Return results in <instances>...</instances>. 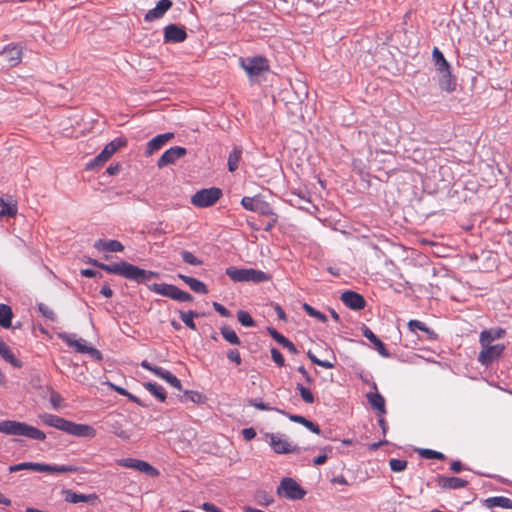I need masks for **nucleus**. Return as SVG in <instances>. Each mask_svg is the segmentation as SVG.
Instances as JSON below:
<instances>
[{
	"instance_id": "4d7b16f0",
	"label": "nucleus",
	"mask_w": 512,
	"mask_h": 512,
	"mask_svg": "<svg viewBox=\"0 0 512 512\" xmlns=\"http://www.w3.org/2000/svg\"><path fill=\"white\" fill-rule=\"evenodd\" d=\"M374 346L381 356H383V357L389 356L388 350L386 349L385 345L383 344V342L380 339H378V341H376L374 343Z\"/></svg>"
},
{
	"instance_id": "49530a36",
	"label": "nucleus",
	"mask_w": 512,
	"mask_h": 512,
	"mask_svg": "<svg viewBox=\"0 0 512 512\" xmlns=\"http://www.w3.org/2000/svg\"><path fill=\"white\" fill-rule=\"evenodd\" d=\"M389 465H390L391 470H393L395 472H399L406 468L407 462L405 460H400V459H391L389 461Z\"/></svg>"
},
{
	"instance_id": "09e8293b",
	"label": "nucleus",
	"mask_w": 512,
	"mask_h": 512,
	"mask_svg": "<svg viewBox=\"0 0 512 512\" xmlns=\"http://www.w3.org/2000/svg\"><path fill=\"white\" fill-rule=\"evenodd\" d=\"M106 162L107 161L104 160V158H102L101 154L99 153L93 160H91L89 163H87L86 169L87 170L95 169L96 167L102 166Z\"/></svg>"
},
{
	"instance_id": "2f4dec72",
	"label": "nucleus",
	"mask_w": 512,
	"mask_h": 512,
	"mask_svg": "<svg viewBox=\"0 0 512 512\" xmlns=\"http://www.w3.org/2000/svg\"><path fill=\"white\" fill-rule=\"evenodd\" d=\"M367 398L371 406L377 409L381 414H384L386 412L385 399L382 395H380L379 393H370L367 395Z\"/></svg>"
},
{
	"instance_id": "864d4df0",
	"label": "nucleus",
	"mask_w": 512,
	"mask_h": 512,
	"mask_svg": "<svg viewBox=\"0 0 512 512\" xmlns=\"http://www.w3.org/2000/svg\"><path fill=\"white\" fill-rule=\"evenodd\" d=\"M227 358L234 362L235 364L237 365H240L241 364V356H240V353L238 350L236 349H230L228 352H227Z\"/></svg>"
},
{
	"instance_id": "052dcab7",
	"label": "nucleus",
	"mask_w": 512,
	"mask_h": 512,
	"mask_svg": "<svg viewBox=\"0 0 512 512\" xmlns=\"http://www.w3.org/2000/svg\"><path fill=\"white\" fill-rule=\"evenodd\" d=\"M303 426H305L307 429H309L311 432L315 434H320L319 426L308 419H305Z\"/></svg>"
},
{
	"instance_id": "cd10ccee",
	"label": "nucleus",
	"mask_w": 512,
	"mask_h": 512,
	"mask_svg": "<svg viewBox=\"0 0 512 512\" xmlns=\"http://www.w3.org/2000/svg\"><path fill=\"white\" fill-rule=\"evenodd\" d=\"M441 76L439 78V85L442 90L447 92H452L455 90L456 83L451 75L450 70L445 72H440Z\"/></svg>"
},
{
	"instance_id": "6e6d98bb",
	"label": "nucleus",
	"mask_w": 512,
	"mask_h": 512,
	"mask_svg": "<svg viewBox=\"0 0 512 512\" xmlns=\"http://www.w3.org/2000/svg\"><path fill=\"white\" fill-rule=\"evenodd\" d=\"M362 332H363V336L365 338H367L371 343H375L376 341H378V337L366 326L363 327L362 329Z\"/></svg>"
},
{
	"instance_id": "b1692460",
	"label": "nucleus",
	"mask_w": 512,
	"mask_h": 512,
	"mask_svg": "<svg viewBox=\"0 0 512 512\" xmlns=\"http://www.w3.org/2000/svg\"><path fill=\"white\" fill-rule=\"evenodd\" d=\"M179 278L182 279L190 287V289L196 293L206 294L208 292L206 285L196 278L182 274H179Z\"/></svg>"
},
{
	"instance_id": "0e129e2a",
	"label": "nucleus",
	"mask_w": 512,
	"mask_h": 512,
	"mask_svg": "<svg viewBox=\"0 0 512 512\" xmlns=\"http://www.w3.org/2000/svg\"><path fill=\"white\" fill-rule=\"evenodd\" d=\"M100 293L106 298H110L113 295L112 289L107 284L102 286Z\"/></svg>"
},
{
	"instance_id": "c85d7f7f",
	"label": "nucleus",
	"mask_w": 512,
	"mask_h": 512,
	"mask_svg": "<svg viewBox=\"0 0 512 512\" xmlns=\"http://www.w3.org/2000/svg\"><path fill=\"white\" fill-rule=\"evenodd\" d=\"M270 334H271L272 338L278 344H280L284 348H287L289 350V352H291L293 354L297 353V349H296L295 345L289 339H287L285 336H283L282 334H280L276 330H270Z\"/></svg>"
},
{
	"instance_id": "1a4fd4ad",
	"label": "nucleus",
	"mask_w": 512,
	"mask_h": 512,
	"mask_svg": "<svg viewBox=\"0 0 512 512\" xmlns=\"http://www.w3.org/2000/svg\"><path fill=\"white\" fill-rule=\"evenodd\" d=\"M481 345V351L478 355V361L485 367L490 366L494 361L498 360L504 350L505 345L503 344H487V343H480Z\"/></svg>"
},
{
	"instance_id": "58836bf2",
	"label": "nucleus",
	"mask_w": 512,
	"mask_h": 512,
	"mask_svg": "<svg viewBox=\"0 0 512 512\" xmlns=\"http://www.w3.org/2000/svg\"><path fill=\"white\" fill-rule=\"evenodd\" d=\"M303 309L305 310V312L309 316L314 317V318L318 319L319 321H321L323 323H325L327 321L326 315H324L322 312L316 310L311 305H309L307 303H304L303 304Z\"/></svg>"
},
{
	"instance_id": "f257e3e1",
	"label": "nucleus",
	"mask_w": 512,
	"mask_h": 512,
	"mask_svg": "<svg viewBox=\"0 0 512 512\" xmlns=\"http://www.w3.org/2000/svg\"><path fill=\"white\" fill-rule=\"evenodd\" d=\"M90 263L107 273L116 274L137 283H145L150 279L159 276L157 272L141 269L138 266L125 261L113 264H104L97 260H92Z\"/></svg>"
},
{
	"instance_id": "9b49d317",
	"label": "nucleus",
	"mask_w": 512,
	"mask_h": 512,
	"mask_svg": "<svg viewBox=\"0 0 512 512\" xmlns=\"http://www.w3.org/2000/svg\"><path fill=\"white\" fill-rule=\"evenodd\" d=\"M280 497L289 500H300L306 495V490L298 482H280L276 490Z\"/></svg>"
},
{
	"instance_id": "6e6552de",
	"label": "nucleus",
	"mask_w": 512,
	"mask_h": 512,
	"mask_svg": "<svg viewBox=\"0 0 512 512\" xmlns=\"http://www.w3.org/2000/svg\"><path fill=\"white\" fill-rule=\"evenodd\" d=\"M61 338L68 346L79 353H87L96 360H101V353L94 347L88 345L84 339H76V336L68 333H60Z\"/></svg>"
},
{
	"instance_id": "a211bd4d",
	"label": "nucleus",
	"mask_w": 512,
	"mask_h": 512,
	"mask_svg": "<svg viewBox=\"0 0 512 512\" xmlns=\"http://www.w3.org/2000/svg\"><path fill=\"white\" fill-rule=\"evenodd\" d=\"M18 211L17 201L10 195L0 197V216L15 217Z\"/></svg>"
},
{
	"instance_id": "aec40b11",
	"label": "nucleus",
	"mask_w": 512,
	"mask_h": 512,
	"mask_svg": "<svg viewBox=\"0 0 512 512\" xmlns=\"http://www.w3.org/2000/svg\"><path fill=\"white\" fill-rule=\"evenodd\" d=\"M173 137H174V134L169 132V133L157 135L156 137L152 138L147 143L146 155H148V156L152 155L155 151L159 150L163 145H165Z\"/></svg>"
},
{
	"instance_id": "4468645a",
	"label": "nucleus",
	"mask_w": 512,
	"mask_h": 512,
	"mask_svg": "<svg viewBox=\"0 0 512 512\" xmlns=\"http://www.w3.org/2000/svg\"><path fill=\"white\" fill-rule=\"evenodd\" d=\"M187 38L184 27L176 24H169L164 28V40L167 43H180Z\"/></svg>"
},
{
	"instance_id": "7ed1b4c3",
	"label": "nucleus",
	"mask_w": 512,
	"mask_h": 512,
	"mask_svg": "<svg viewBox=\"0 0 512 512\" xmlns=\"http://www.w3.org/2000/svg\"><path fill=\"white\" fill-rule=\"evenodd\" d=\"M0 432L6 435L25 436L39 441H43L46 438L45 433L38 428L13 420L0 421Z\"/></svg>"
},
{
	"instance_id": "de8ad7c7",
	"label": "nucleus",
	"mask_w": 512,
	"mask_h": 512,
	"mask_svg": "<svg viewBox=\"0 0 512 512\" xmlns=\"http://www.w3.org/2000/svg\"><path fill=\"white\" fill-rule=\"evenodd\" d=\"M50 403L54 409H59L63 406V398L59 393L52 391L50 394Z\"/></svg>"
},
{
	"instance_id": "3c124183",
	"label": "nucleus",
	"mask_w": 512,
	"mask_h": 512,
	"mask_svg": "<svg viewBox=\"0 0 512 512\" xmlns=\"http://www.w3.org/2000/svg\"><path fill=\"white\" fill-rule=\"evenodd\" d=\"M421 455L427 459H444V455L441 452H437L430 449H425L421 452Z\"/></svg>"
},
{
	"instance_id": "5701e85b",
	"label": "nucleus",
	"mask_w": 512,
	"mask_h": 512,
	"mask_svg": "<svg viewBox=\"0 0 512 512\" xmlns=\"http://www.w3.org/2000/svg\"><path fill=\"white\" fill-rule=\"evenodd\" d=\"M505 330L501 328L483 330L479 336L480 343L492 344L493 341L503 338Z\"/></svg>"
},
{
	"instance_id": "4c0bfd02",
	"label": "nucleus",
	"mask_w": 512,
	"mask_h": 512,
	"mask_svg": "<svg viewBox=\"0 0 512 512\" xmlns=\"http://www.w3.org/2000/svg\"><path fill=\"white\" fill-rule=\"evenodd\" d=\"M296 389L299 391L300 396L305 403L312 404L314 402L315 399L310 389L304 387L300 383L296 385Z\"/></svg>"
},
{
	"instance_id": "e2e57ef3",
	"label": "nucleus",
	"mask_w": 512,
	"mask_h": 512,
	"mask_svg": "<svg viewBox=\"0 0 512 512\" xmlns=\"http://www.w3.org/2000/svg\"><path fill=\"white\" fill-rule=\"evenodd\" d=\"M202 509L205 510L206 512H223L217 506H215L214 504L209 503V502L203 503Z\"/></svg>"
},
{
	"instance_id": "338daca9",
	"label": "nucleus",
	"mask_w": 512,
	"mask_h": 512,
	"mask_svg": "<svg viewBox=\"0 0 512 512\" xmlns=\"http://www.w3.org/2000/svg\"><path fill=\"white\" fill-rule=\"evenodd\" d=\"M259 210H255L254 212H258L260 214H267L269 211V206L263 202L262 200L259 201V205H257Z\"/></svg>"
},
{
	"instance_id": "603ef678",
	"label": "nucleus",
	"mask_w": 512,
	"mask_h": 512,
	"mask_svg": "<svg viewBox=\"0 0 512 512\" xmlns=\"http://www.w3.org/2000/svg\"><path fill=\"white\" fill-rule=\"evenodd\" d=\"M164 380H166L167 383H169L174 388H176L178 390L182 389L180 380L176 376H174L172 373L168 372Z\"/></svg>"
},
{
	"instance_id": "39448f33",
	"label": "nucleus",
	"mask_w": 512,
	"mask_h": 512,
	"mask_svg": "<svg viewBox=\"0 0 512 512\" xmlns=\"http://www.w3.org/2000/svg\"><path fill=\"white\" fill-rule=\"evenodd\" d=\"M264 440L277 454H289L298 451L297 446L282 433H265Z\"/></svg>"
},
{
	"instance_id": "69168bd1",
	"label": "nucleus",
	"mask_w": 512,
	"mask_h": 512,
	"mask_svg": "<svg viewBox=\"0 0 512 512\" xmlns=\"http://www.w3.org/2000/svg\"><path fill=\"white\" fill-rule=\"evenodd\" d=\"M108 385H109V387H111L114 391H116L120 395H123V396L129 395V392L126 389H124V388H122L120 386H117V385H115L113 383H110V382L108 383Z\"/></svg>"
},
{
	"instance_id": "c03bdc74",
	"label": "nucleus",
	"mask_w": 512,
	"mask_h": 512,
	"mask_svg": "<svg viewBox=\"0 0 512 512\" xmlns=\"http://www.w3.org/2000/svg\"><path fill=\"white\" fill-rule=\"evenodd\" d=\"M408 327L411 331H415V330H421V331H424L426 333H432L430 331V329L421 321L419 320H410L409 323H408Z\"/></svg>"
},
{
	"instance_id": "ea45409f",
	"label": "nucleus",
	"mask_w": 512,
	"mask_h": 512,
	"mask_svg": "<svg viewBox=\"0 0 512 512\" xmlns=\"http://www.w3.org/2000/svg\"><path fill=\"white\" fill-rule=\"evenodd\" d=\"M197 314L193 311L188 312H181L180 318L185 323L187 327H189L192 330H196V325L194 323V317H196Z\"/></svg>"
},
{
	"instance_id": "a878e982",
	"label": "nucleus",
	"mask_w": 512,
	"mask_h": 512,
	"mask_svg": "<svg viewBox=\"0 0 512 512\" xmlns=\"http://www.w3.org/2000/svg\"><path fill=\"white\" fill-rule=\"evenodd\" d=\"M125 141L122 139H115L108 143L103 150L100 152L102 158L108 161L110 157L122 146L125 145Z\"/></svg>"
},
{
	"instance_id": "473e14b6",
	"label": "nucleus",
	"mask_w": 512,
	"mask_h": 512,
	"mask_svg": "<svg viewBox=\"0 0 512 512\" xmlns=\"http://www.w3.org/2000/svg\"><path fill=\"white\" fill-rule=\"evenodd\" d=\"M144 387L159 401L164 402L166 400V392L164 388L157 383L147 382Z\"/></svg>"
},
{
	"instance_id": "8fccbe9b",
	"label": "nucleus",
	"mask_w": 512,
	"mask_h": 512,
	"mask_svg": "<svg viewBox=\"0 0 512 512\" xmlns=\"http://www.w3.org/2000/svg\"><path fill=\"white\" fill-rule=\"evenodd\" d=\"M271 357L273 361L279 366L283 367L285 365V360L280 351L276 348L271 349Z\"/></svg>"
},
{
	"instance_id": "393cba45",
	"label": "nucleus",
	"mask_w": 512,
	"mask_h": 512,
	"mask_svg": "<svg viewBox=\"0 0 512 512\" xmlns=\"http://www.w3.org/2000/svg\"><path fill=\"white\" fill-rule=\"evenodd\" d=\"M0 356L14 367H21L20 360L14 356L9 346L2 340H0Z\"/></svg>"
},
{
	"instance_id": "37998d69",
	"label": "nucleus",
	"mask_w": 512,
	"mask_h": 512,
	"mask_svg": "<svg viewBox=\"0 0 512 512\" xmlns=\"http://www.w3.org/2000/svg\"><path fill=\"white\" fill-rule=\"evenodd\" d=\"M172 299L179 302H190L193 300V297L188 292L183 291L176 286Z\"/></svg>"
},
{
	"instance_id": "f704fd0d",
	"label": "nucleus",
	"mask_w": 512,
	"mask_h": 512,
	"mask_svg": "<svg viewBox=\"0 0 512 512\" xmlns=\"http://www.w3.org/2000/svg\"><path fill=\"white\" fill-rule=\"evenodd\" d=\"M220 331H221V335L223 336V338L230 344H232V345H240L241 344V341L238 338L237 334L230 327H227V326L222 327Z\"/></svg>"
},
{
	"instance_id": "72a5a7b5",
	"label": "nucleus",
	"mask_w": 512,
	"mask_h": 512,
	"mask_svg": "<svg viewBox=\"0 0 512 512\" xmlns=\"http://www.w3.org/2000/svg\"><path fill=\"white\" fill-rule=\"evenodd\" d=\"M241 154H242V149L239 147H235L229 154L228 169L230 172H234L238 168Z\"/></svg>"
},
{
	"instance_id": "7c9ffc66",
	"label": "nucleus",
	"mask_w": 512,
	"mask_h": 512,
	"mask_svg": "<svg viewBox=\"0 0 512 512\" xmlns=\"http://www.w3.org/2000/svg\"><path fill=\"white\" fill-rule=\"evenodd\" d=\"M432 55L439 73L450 70L449 63L446 61L443 53L438 48L433 49Z\"/></svg>"
},
{
	"instance_id": "20e7f679",
	"label": "nucleus",
	"mask_w": 512,
	"mask_h": 512,
	"mask_svg": "<svg viewBox=\"0 0 512 512\" xmlns=\"http://www.w3.org/2000/svg\"><path fill=\"white\" fill-rule=\"evenodd\" d=\"M226 274L234 282H253L262 283L271 279L270 275L265 272L253 268L239 269L236 267H228Z\"/></svg>"
},
{
	"instance_id": "774afa93",
	"label": "nucleus",
	"mask_w": 512,
	"mask_h": 512,
	"mask_svg": "<svg viewBox=\"0 0 512 512\" xmlns=\"http://www.w3.org/2000/svg\"><path fill=\"white\" fill-rule=\"evenodd\" d=\"M288 418L293 421V422H296V423H299V424H302L304 423L305 421V417L301 416V415H293V414H287Z\"/></svg>"
},
{
	"instance_id": "680f3d73",
	"label": "nucleus",
	"mask_w": 512,
	"mask_h": 512,
	"mask_svg": "<svg viewBox=\"0 0 512 512\" xmlns=\"http://www.w3.org/2000/svg\"><path fill=\"white\" fill-rule=\"evenodd\" d=\"M243 438L247 441H250L255 438L256 432L253 428H245L242 430Z\"/></svg>"
},
{
	"instance_id": "a19ab883",
	"label": "nucleus",
	"mask_w": 512,
	"mask_h": 512,
	"mask_svg": "<svg viewBox=\"0 0 512 512\" xmlns=\"http://www.w3.org/2000/svg\"><path fill=\"white\" fill-rule=\"evenodd\" d=\"M181 257L185 263L193 266H200L203 263L202 260L194 256L190 251L187 250L181 251Z\"/></svg>"
},
{
	"instance_id": "412c9836",
	"label": "nucleus",
	"mask_w": 512,
	"mask_h": 512,
	"mask_svg": "<svg viewBox=\"0 0 512 512\" xmlns=\"http://www.w3.org/2000/svg\"><path fill=\"white\" fill-rule=\"evenodd\" d=\"M95 249L103 252H122L124 246L117 240H103L99 239L94 243Z\"/></svg>"
},
{
	"instance_id": "bf43d9fd",
	"label": "nucleus",
	"mask_w": 512,
	"mask_h": 512,
	"mask_svg": "<svg viewBox=\"0 0 512 512\" xmlns=\"http://www.w3.org/2000/svg\"><path fill=\"white\" fill-rule=\"evenodd\" d=\"M249 404L251 406H254L255 408L257 409H260V410H265V411H269V410H273V408H271L269 405L263 403V402H258L257 400L255 399H251L249 401Z\"/></svg>"
},
{
	"instance_id": "bb28decb",
	"label": "nucleus",
	"mask_w": 512,
	"mask_h": 512,
	"mask_svg": "<svg viewBox=\"0 0 512 512\" xmlns=\"http://www.w3.org/2000/svg\"><path fill=\"white\" fill-rule=\"evenodd\" d=\"M176 286L165 283H154L149 286V289L159 295L166 296L172 299V295L175 291Z\"/></svg>"
},
{
	"instance_id": "e433bc0d",
	"label": "nucleus",
	"mask_w": 512,
	"mask_h": 512,
	"mask_svg": "<svg viewBox=\"0 0 512 512\" xmlns=\"http://www.w3.org/2000/svg\"><path fill=\"white\" fill-rule=\"evenodd\" d=\"M261 199L257 197H243L241 200L242 206L249 211L259 210L258 206Z\"/></svg>"
},
{
	"instance_id": "13d9d810",
	"label": "nucleus",
	"mask_w": 512,
	"mask_h": 512,
	"mask_svg": "<svg viewBox=\"0 0 512 512\" xmlns=\"http://www.w3.org/2000/svg\"><path fill=\"white\" fill-rule=\"evenodd\" d=\"M213 307L223 317H229L231 315L230 311L218 302H214Z\"/></svg>"
},
{
	"instance_id": "f3484780",
	"label": "nucleus",
	"mask_w": 512,
	"mask_h": 512,
	"mask_svg": "<svg viewBox=\"0 0 512 512\" xmlns=\"http://www.w3.org/2000/svg\"><path fill=\"white\" fill-rule=\"evenodd\" d=\"M172 7L171 0H159L153 9L145 14V21L152 22L163 17V15Z\"/></svg>"
},
{
	"instance_id": "6ab92c4d",
	"label": "nucleus",
	"mask_w": 512,
	"mask_h": 512,
	"mask_svg": "<svg viewBox=\"0 0 512 512\" xmlns=\"http://www.w3.org/2000/svg\"><path fill=\"white\" fill-rule=\"evenodd\" d=\"M64 495L65 501L69 503H79V502H86V503H94L98 496L96 494H79L76 492H73L71 490H63L62 491Z\"/></svg>"
},
{
	"instance_id": "a18cd8bd",
	"label": "nucleus",
	"mask_w": 512,
	"mask_h": 512,
	"mask_svg": "<svg viewBox=\"0 0 512 512\" xmlns=\"http://www.w3.org/2000/svg\"><path fill=\"white\" fill-rule=\"evenodd\" d=\"M38 309L44 317H46L50 320L56 319V315H55L54 311L48 305H46L44 303H40L38 305Z\"/></svg>"
},
{
	"instance_id": "f03ea898",
	"label": "nucleus",
	"mask_w": 512,
	"mask_h": 512,
	"mask_svg": "<svg viewBox=\"0 0 512 512\" xmlns=\"http://www.w3.org/2000/svg\"><path fill=\"white\" fill-rule=\"evenodd\" d=\"M39 418L45 425L54 427L73 436L93 438L96 435V430L88 424H77L49 413H43Z\"/></svg>"
},
{
	"instance_id": "c756f323",
	"label": "nucleus",
	"mask_w": 512,
	"mask_h": 512,
	"mask_svg": "<svg viewBox=\"0 0 512 512\" xmlns=\"http://www.w3.org/2000/svg\"><path fill=\"white\" fill-rule=\"evenodd\" d=\"M13 312L10 306L0 304V326L3 328L11 327Z\"/></svg>"
},
{
	"instance_id": "dca6fc26",
	"label": "nucleus",
	"mask_w": 512,
	"mask_h": 512,
	"mask_svg": "<svg viewBox=\"0 0 512 512\" xmlns=\"http://www.w3.org/2000/svg\"><path fill=\"white\" fill-rule=\"evenodd\" d=\"M342 302L353 310H361L365 307V299L354 291H345L341 295Z\"/></svg>"
},
{
	"instance_id": "0eeeda50",
	"label": "nucleus",
	"mask_w": 512,
	"mask_h": 512,
	"mask_svg": "<svg viewBox=\"0 0 512 512\" xmlns=\"http://www.w3.org/2000/svg\"><path fill=\"white\" fill-rule=\"evenodd\" d=\"M222 195L219 188L211 187L197 191L191 198V203L200 208L209 207L215 204Z\"/></svg>"
},
{
	"instance_id": "79ce46f5",
	"label": "nucleus",
	"mask_w": 512,
	"mask_h": 512,
	"mask_svg": "<svg viewBox=\"0 0 512 512\" xmlns=\"http://www.w3.org/2000/svg\"><path fill=\"white\" fill-rule=\"evenodd\" d=\"M238 321L245 327H253L255 325V322L251 315L243 310L238 311L237 313Z\"/></svg>"
},
{
	"instance_id": "2eb2a0df",
	"label": "nucleus",
	"mask_w": 512,
	"mask_h": 512,
	"mask_svg": "<svg viewBox=\"0 0 512 512\" xmlns=\"http://www.w3.org/2000/svg\"><path fill=\"white\" fill-rule=\"evenodd\" d=\"M1 57L9 66H17L22 59V47L9 45L2 50Z\"/></svg>"
},
{
	"instance_id": "5fc2aeb1",
	"label": "nucleus",
	"mask_w": 512,
	"mask_h": 512,
	"mask_svg": "<svg viewBox=\"0 0 512 512\" xmlns=\"http://www.w3.org/2000/svg\"><path fill=\"white\" fill-rule=\"evenodd\" d=\"M468 482H439L443 489H459L464 487Z\"/></svg>"
},
{
	"instance_id": "423d86ee",
	"label": "nucleus",
	"mask_w": 512,
	"mask_h": 512,
	"mask_svg": "<svg viewBox=\"0 0 512 512\" xmlns=\"http://www.w3.org/2000/svg\"><path fill=\"white\" fill-rule=\"evenodd\" d=\"M9 472L32 470L36 472H50V473H63L68 471H75L76 468L66 465H47L40 463L24 462L17 465L8 467Z\"/></svg>"
},
{
	"instance_id": "c9c22d12",
	"label": "nucleus",
	"mask_w": 512,
	"mask_h": 512,
	"mask_svg": "<svg viewBox=\"0 0 512 512\" xmlns=\"http://www.w3.org/2000/svg\"><path fill=\"white\" fill-rule=\"evenodd\" d=\"M141 366L146 369V370H149L151 371L152 373H154L156 376L162 378V379H165L167 373L169 371L167 370H164L160 367H157V366H153L152 364H150L147 360H143L141 362Z\"/></svg>"
},
{
	"instance_id": "4be33fe9",
	"label": "nucleus",
	"mask_w": 512,
	"mask_h": 512,
	"mask_svg": "<svg viewBox=\"0 0 512 512\" xmlns=\"http://www.w3.org/2000/svg\"><path fill=\"white\" fill-rule=\"evenodd\" d=\"M484 505L490 509L496 507L503 509H512V500L504 496L489 497L484 500Z\"/></svg>"
},
{
	"instance_id": "9d476101",
	"label": "nucleus",
	"mask_w": 512,
	"mask_h": 512,
	"mask_svg": "<svg viewBox=\"0 0 512 512\" xmlns=\"http://www.w3.org/2000/svg\"><path fill=\"white\" fill-rule=\"evenodd\" d=\"M118 463H119V465H121L123 467L135 469V470L143 473L146 477H149V478L162 477V474L158 469H156L155 467L150 465L148 462L143 461V460L134 459V458H126V459L119 460Z\"/></svg>"
},
{
	"instance_id": "f8f14e48",
	"label": "nucleus",
	"mask_w": 512,
	"mask_h": 512,
	"mask_svg": "<svg viewBox=\"0 0 512 512\" xmlns=\"http://www.w3.org/2000/svg\"><path fill=\"white\" fill-rule=\"evenodd\" d=\"M187 154V150L184 147L175 146L166 150L157 162V167L162 169L168 165L176 163L177 160L184 157Z\"/></svg>"
},
{
	"instance_id": "ddd939ff",
	"label": "nucleus",
	"mask_w": 512,
	"mask_h": 512,
	"mask_svg": "<svg viewBox=\"0 0 512 512\" xmlns=\"http://www.w3.org/2000/svg\"><path fill=\"white\" fill-rule=\"evenodd\" d=\"M242 67L250 77L260 75L263 71L268 69L266 59L262 57H255L242 61Z\"/></svg>"
}]
</instances>
